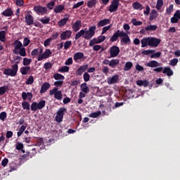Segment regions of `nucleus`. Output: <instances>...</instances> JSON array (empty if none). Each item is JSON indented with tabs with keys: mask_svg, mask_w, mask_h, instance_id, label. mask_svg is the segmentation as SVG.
Masks as SVG:
<instances>
[{
	"mask_svg": "<svg viewBox=\"0 0 180 180\" xmlns=\"http://www.w3.org/2000/svg\"><path fill=\"white\" fill-rule=\"evenodd\" d=\"M96 30V26L93 25L89 27V30H81L78 32L75 37V40H78L80 37H83L86 40H89L95 36V31Z\"/></svg>",
	"mask_w": 180,
	"mask_h": 180,
	"instance_id": "nucleus-1",
	"label": "nucleus"
},
{
	"mask_svg": "<svg viewBox=\"0 0 180 180\" xmlns=\"http://www.w3.org/2000/svg\"><path fill=\"white\" fill-rule=\"evenodd\" d=\"M141 47H158V39L154 37H144L141 40Z\"/></svg>",
	"mask_w": 180,
	"mask_h": 180,
	"instance_id": "nucleus-2",
	"label": "nucleus"
},
{
	"mask_svg": "<svg viewBox=\"0 0 180 180\" xmlns=\"http://www.w3.org/2000/svg\"><path fill=\"white\" fill-rule=\"evenodd\" d=\"M13 44L14 46L13 54H20L21 57H26V49L23 47V44L20 41L17 39Z\"/></svg>",
	"mask_w": 180,
	"mask_h": 180,
	"instance_id": "nucleus-3",
	"label": "nucleus"
},
{
	"mask_svg": "<svg viewBox=\"0 0 180 180\" xmlns=\"http://www.w3.org/2000/svg\"><path fill=\"white\" fill-rule=\"evenodd\" d=\"M18 64H14L12 66V69L6 68L4 70V75H8L10 77H16V74H18Z\"/></svg>",
	"mask_w": 180,
	"mask_h": 180,
	"instance_id": "nucleus-4",
	"label": "nucleus"
},
{
	"mask_svg": "<svg viewBox=\"0 0 180 180\" xmlns=\"http://www.w3.org/2000/svg\"><path fill=\"white\" fill-rule=\"evenodd\" d=\"M49 95H54L55 99L57 101H61L63 99V92L61 91H58V87H54L53 89L49 91Z\"/></svg>",
	"mask_w": 180,
	"mask_h": 180,
	"instance_id": "nucleus-5",
	"label": "nucleus"
},
{
	"mask_svg": "<svg viewBox=\"0 0 180 180\" xmlns=\"http://www.w3.org/2000/svg\"><path fill=\"white\" fill-rule=\"evenodd\" d=\"M65 112H67V108H59L55 117V120L57 122V123H61V122H63V119L64 118V113H65Z\"/></svg>",
	"mask_w": 180,
	"mask_h": 180,
	"instance_id": "nucleus-6",
	"label": "nucleus"
},
{
	"mask_svg": "<svg viewBox=\"0 0 180 180\" xmlns=\"http://www.w3.org/2000/svg\"><path fill=\"white\" fill-rule=\"evenodd\" d=\"M120 53V49H119V46H112L110 49V54L111 58L117 57Z\"/></svg>",
	"mask_w": 180,
	"mask_h": 180,
	"instance_id": "nucleus-7",
	"label": "nucleus"
},
{
	"mask_svg": "<svg viewBox=\"0 0 180 180\" xmlns=\"http://www.w3.org/2000/svg\"><path fill=\"white\" fill-rule=\"evenodd\" d=\"M120 37H122L121 41H122V43H124L125 44H130V37H129L127 33L124 31H121Z\"/></svg>",
	"mask_w": 180,
	"mask_h": 180,
	"instance_id": "nucleus-8",
	"label": "nucleus"
},
{
	"mask_svg": "<svg viewBox=\"0 0 180 180\" xmlns=\"http://www.w3.org/2000/svg\"><path fill=\"white\" fill-rule=\"evenodd\" d=\"M119 8V0H113L109 6V12H116Z\"/></svg>",
	"mask_w": 180,
	"mask_h": 180,
	"instance_id": "nucleus-9",
	"label": "nucleus"
},
{
	"mask_svg": "<svg viewBox=\"0 0 180 180\" xmlns=\"http://www.w3.org/2000/svg\"><path fill=\"white\" fill-rule=\"evenodd\" d=\"M89 67V65L88 64L81 65L76 70V75H77V76L82 75V74H84V72H85L88 70Z\"/></svg>",
	"mask_w": 180,
	"mask_h": 180,
	"instance_id": "nucleus-10",
	"label": "nucleus"
},
{
	"mask_svg": "<svg viewBox=\"0 0 180 180\" xmlns=\"http://www.w3.org/2000/svg\"><path fill=\"white\" fill-rule=\"evenodd\" d=\"M85 59V56L82 52L75 53L73 56V60L75 63H79V61Z\"/></svg>",
	"mask_w": 180,
	"mask_h": 180,
	"instance_id": "nucleus-11",
	"label": "nucleus"
},
{
	"mask_svg": "<svg viewBox=\"0 0 180 180\" xmlns=\"http://www.w3.org/2000/svg\"><path fill=\"white\" fill-rule=\"evenodd\" d=\"M51 56V51L50 49H46L43 54H40L38 56L37 60L41 61V60H44V58H49Z\"/></svg>",
	"mask_w": 180,
	"mask_h": 180,
	"instance_id": "nucleus-12",
	"label": "nucleus"
},
{
	"mask_svg": "<svg viewBox=\"0 0 180 180\" xmlns=\"http://www.w3.org/2000/svg\"><path fill=\"white\" fill-rule=\"evenodd\" d=\"M34 11L37 12V13H40L41 15H44L47 13V8L43 7L41 6H36L34 7Z\"/></svg>",
	"mask_w": 180,
	"mask_h": 180,
	"instance_id": "nucleus-13",
	"label": "nucleus"
},
{
	"mask_svg": "<svg viewBox=\"0 0 180 180\" xmlns=\"http://www.w3.org/2000/svg\"><path fill=\"white\" fill-rule=\"evenodd\" d=\"M64 16V18L60 19L58 22V26H59V27H63V26H65V25H67V22H68V20L70 19V15L65 14Z\"/></svg>",
	"mask_w": 180,
	"mask_h": 180,
	"instance_id": "nucleus-14",
	"label": "nucleus"
},
{
	"mask_svg": "<svg viewBox=\"0 0 180 180\" xmlns=\"http://www.w3.org/2000/svg\"><path fill=\"white\" fill-rule=\"evenodd\" d=\"M71 34H72V32L71 30H66L60 34V40H67V39H70L71 37Z\"/></svg>",
	"mask_w": 180,
	"mask_h": 180,
	"instance_id": "nucleus-15",
	"label": "nucleus"
},
{
	"mask_svg": "<svg viewBox=\"0 0 180 180\" xmlns=\"http://www.w3.org/2000/svg\"><path fill=\"white\" fill-rule=\"evenodd\" d=\"M119 81V75H113L111 77H109L107 79V82L109 85H112V84H116Z\"/></svg>",
	"mask_w": 180,
	"mask_h": 180,
	"instance_id": "nucleus-16",
	"label": "nucleus"
},
{
	"mask_svg": "<svg viewBox=\"0 0 180 180\" xmlns=\"http://www.w3.org/2000/svg\"><path fill=\"white\" fill-rule=\"evenodd\" d=\"M20 71L22 75H27V74H30L32 72V68L30 66H25L22 67Z\"/></svg>",
	"mask_w": 180,
	"mask_h": 180,
	"instance_id": "nucleus-17",
	"label": "nucleus"
},
{
	"mask_svg": "<svg viewBox=\"0 0 180 180\" xmlns=\"http://www.w3.org/2000/svg\"><path fill=\"white\" fill-rule=\"evenodd\" d=\"M25 22L27 25H28V26H30V25H33L34 18L30 13H27L25 15Z\"/></svg>",
	"mask_w": 180,
	"mask_h": 180,
	"instance_id": "nucleus-18",
	"label": "nucleus"
},
{
	"mask_svg": "<svg viewBox=\"0 0 180 180\" xmlns=\"http://www.w3.org/2000/svg\"><path fill=\"white\" fill-rule=\"evenodd\" d=\"M110 23V19H103L100 20L97 23L98 27H103V26H106V25H109Z\"/></svg>",
	"mask_w": 180,
	"mask_h": 180,
	"instance_id": "nucleus-19",
	"label": "nucleus"
},
{
	"mask_svg": "<svg viewBox=\"0 0 180 180\" xmlns=\"http://www.w3.org/2000/svg\"><path fill=\"white\" fill-rule=\"evenodd\" d=\"M28 98V101H32V98H33V94L30 92H22V98L23 99V101H26V99H27Z\"/></svg>",
	"mask_w": 180,
	"mask_h": 180,
	"instance_id": "nucleus-20",
	"label": "nucleus"
},
{
	"mask_svg": "<svg viewBox=\"0 0 180 180\" xmlns=\"http://www.w3.org/2000/svg\"><path fill=\"white\" fill-rule=\"evenodd\" d=\"M81 20H77L72 26L73 32H78L81 29Z\"/></svg>",
	"mask_w": 180,
	"mask_h": 180,
	"instance_id": "nucleus-21",
	"label": "nucleus"
},
{
	"mask_svg": "<svg viewBox=\"0 0 180 180\" xmlns=\"http://www.w3.org/2000/svg\"><path fill=\"white\" fill-rule=\"evenodd\" d=\"M50 88V83L44 82L40 90V94H44V92H47V90Z\"/></svg>",
	"mask_w": 180,
	"mask_h": 180,
	"instance_id": "nucleus-22",
	"label": "nucleus"
},
{
	"mask_svg": "<svg viewBox=\"0 0 180 180\" xmlns=\"http://www.w3.org/2000/svg\"><path fill=\"white\" fill-rule=\"evenodd\" d=\"M120 34H122V31L117 30L110 38V41H116L120 37Z\"/></svg>",
	"mask_w": 180,
	"mask_h": 180,
	"instance_id": "nucleus-23",
	"label": "nucleus"
},
{
	"mask_svg": "<svg viewBox=\"0 0 180 180\" xmlns=\"http://www.w3.org/2000/svg\"><path fill=\"white\" fill-rule=\"evenodd\" d=\"M64 9H65V7L63 5H58L55 6L53 11L55 13H61Z\"/></svg>",
	"mask_w": 180,
	"mask_h": 180,
	"instance_id": "nucleus-24",
	"label": "nucleus"
},
{
	"mask_svg": "<svg viewBox=\"0 0 180 180\" xmlns=\"http://www.w3.org/2000/svg\"><path fill=\"white\" fill-rule=\"evenodd\" d=\"M3 16L11 17L13 16V11L12 8H7L2 13Z\"/></svg>",
	"mask_w": 180,
	"mask_h": 180,
	"instance_id": "nucleus-25",
	"label": "nucleus"
},
{
	"mask_svg": "<svg viewBox=\"0 0 180 180\" xmlns=\"http://www.w3.org/2000/svg\"><path fill=\"white\" fill-rule=\"evenodd\" d=\"M80 88L82 92H84V94H88L89 92V87L88 86V84L86 83L82 84Z\"/></svg>",
	"mask_w": 180,
	"mask_h": 180,
	"instance_id": "nucleus-26",
	"label": "nucleus"
},
{
	"mask_svg": "<svg viewBox=\"0 0 180 180\" xmlns=\"http://www.w3.org/2000/svg\"><path fill=\"white\" fill-rule=\"evenodd\" d=\"M119 59H112L110 60V67H111V68H116V67L119 65Z\"/></svg>",
	"mask_w": 180,
	"mask_h": 180,
	"instance_id": "nucleus-27",
	"label": "nucleus"
},
{
	"mask_svg": "<svg viewBox=\"0 0 180 180\" xmlns=\"http://www.w3.org/2000/svg\"><path fill=\"white\" fill-rule=\"evenodd\" d=\"M132 8L136 11H143V4L139 2H134L132 4Z\"/></svg>",
	"mask_w": 180,
	"mask_h": 180,
	"instance_id": "nucleus-28",
	"label": "nucleus"
},
{
	"mask_svg": "<svg viewBox=\"0 0 180 180\" xmlns=\"http://www.w3.org/2000/svg\"><path fill=\"white\" fill-rule=\"evenodd\" d=\"M148 81L147 80H137L136 85L139 86H148Z\"/></svg>",
	"mask_w": 180,
	"mask_h": 180,
	"instance_id": "nucleus-29",
	"label": "nucleus"
},
{
	"mask_svg": "<svg viewBox=\"0 0 180 180\" xmlns=\"http://www.w3.org/2000/svg\"><path fill=\"white\" fill-rule=\"evenodd\" d=\"M163 73L167 75V76H173L174 72L172 70L171 68H165L163 70Z\"/></svg>",
	"mask_w": 180,
	"mask_h": 180,
	"instance_id": "nucleus-30",
	"label": "nucleus"
},
{
	"mask_svg": "<svg viewBox=\"0 0 180 180\" xmlns=\"http://www.w3.org/2000/svg\"><path fill=\"white\" fill-rule=\"evenodd\" d=\"M158 27L157 25H148L145 27V30L146 32H154V30H157Z\"/></svg>",
	"mask_w": 180,
	"mask_h": 180,
	"instance_id": "nucleus-31",
	"label": "nucleus"
},
{
	"mask_svg": "<svg viewBox=\"0 0 180 180\" xmlns=\"http://www.w3.org/2000/svg\"><path fill=\"white\" fill-rule=\"evenodd\" d=\"M0 41H2L3 43H5V41H6V32H0Z\"/></svg>",
	"mask_w": 180,
	"mask_h": 180,
	"instance_id": "nucleus-32",
	"label": "nucleus"
},
{
	"mask_svg": "<svg viewBox=\"0 0 180 180\" xmlns=\"http://www.w3.org/2000/svg\"><path fill=\"white\" fill-rule=\"evenodd\" d=\"M96 4H98V0H89L87 1V6L89 8H94V6H95V5H96Z\"/></svg>",
	"mask_w": 180,
	"mask_h": 180,
	"instance_id": "nucleus-33",
	"label": "nucleus"
},
{
	"mask_svg": "<svg viewBox=\"0 0 180 180\" xmlns=\"http://www.w3.org/2000/svg\"><path fill=\"white\" fill-rule=\"evenodd\" d=\"M101 44V41H99L98 38H94L89 41L90 47H93V46H95V44Z\"/></svg>",
	"mask_w": 180,
	"mask_h": 180,
	"instance_id": "nucleus-34",
	"label": "nucleus"
},
{
	"mask_svg": "<svg viewBox=\"0 0 180 180\" xmlns=\"http://www.w3.org/2000/svg\"><path fill=\"white\" fill-rule=\"evenodd\" d=\"M131 67H133V63L131 62H127L124 67V71H129L131 70Z\"/></svg>",
	"mask_w": 180,
	"mask_h": 180,
	"instance_id": "nucleus-35",
	"label": "nucleus"
},
{
	"mask_svg": "<svg viewBox=\"0 0 180 180\" xmlns=\"http://www.w3.org/2000/svg\"><path fill=\"white\" fill-rule=\"evenodd\" d=\"M148 67H150L151 68H154L155 67H158V62L155 60H152L147 63Z\"/></svg>",
	"mask_w": 180,
	"mask_h": 180,
	"instance_id": "nucleus-36",
	"label": "nucleus"
},
{
	"mask_svg": "<svg viewBox=\"0 0 180 180\" xmlns=\"http://www.w3.org/2000/svg\"><path fill=\"white\" fill-rule=\"evenodd\" d=\"M40 22L43 23V25H49L50 23V18L49 17H44L39 19Z\"/></svg>",
	"mask_w": 180,
	"mask_h": 180,
	"instance_id": "nucleus-37",
	"label": "nucleus"
},
{
	"mask_svg": "<svg viewBox=\"0 0 180 180\" xmlns=\"http://www.w3.org/2000/svg\"><path fill=\"white\" fill-rule=\"evenodd\" d=\"M172 23H177L178 22V16H177V11H176L174 13V16H172L170 19Z\"/></svg>",
	"mask_w": 180,
	"mask_h": 180,
	"instance_id": "nucleus-38",
	"label": "nucleus"
},
{
	"mask_svg": "<svg viewBox=\"0 0 180 180\" xmlns=\"http://www.w3.org/2000/svg\"><path fill=\"white\" fill-rule=\"evenodd\" d=\"M32 63V59H29L27 58H23V62L22 64L25 67H29L30 64Z\"/></svg>",
	"mask_w": 180,
	"mask_h": 180,
	"instance_id": "nucleus-39",
	"label": "nucleus"
},
{
	"mask_svg": "<svg viewBox=\"0 0 180 180\" xmlns=\"http://www.w3.org/2000/svg\"><path fill=\"white\" fill-rule=\"evenodd\" d=\"M22 106L24 110H30V104L27 101L22 103Z\"/></svg>",
	"mask_w": 180,
	"mask_h": 180,
	"instance_id": "nucleus-40",
	"label": "nucleus"
},
{
	"mask_svg": "<svg viewBox=\"0 0 180 180\" xmlns=\"http://www.w3.org/2000/svg\"><path fill=\"white\" fill-rule=\"evenodd\" d=\"M53 78L54 79H56V80H60V81H63L64 79V76H63V75H60L58 73H55L53 75Z\"/></svg>",
	"mask_w": 180,
	"mask_h": 180,
	"instance_id": "nucleus-41",
	"label": "nucleus"
},
{
	"mask_svg": "<svg viewBox=\"0 0 180 180\" xmlns=\"http://www.w3.org/2000/svg\"><path fill=\"white\" fill-rule=\"evenodd\" d=\"M25 130H26V126L22 125L19 129V131L17 133L18 137H20V136L23 134V131H25Z\"/></svg>",
	"mask_w": 180,
	"mask_h": 180,
	"instance_id": "nucleus-42",
	"label": "nucleus"
},
{
	"mask_svg": "<svg viewBox=\"0 0 180 180\" xmlns=\"http://www.w3.org/2000/svg\"><path fill=\"white\" fill-rule=\"evenodd\" d=\"M83 79L84 82H88V81L91 79V76L89 75V73H88L87 72H85L83 75Z\"/></svg>",
	"mask_w": 180,
	"mask_h": 180,
	"instance_id": "nucleus-43",
	"label": "nucleus"
},
{
	"mask_svg": "<svg viewBox=\"0 0 180 180\" xmlns=\"http://www.w3.org/2000/svg\"><path fill=\"white\" fill-rule=\"evenodd\" d=\"M37 110H39L37 102H33L31 104V110H32L33 112H36Z\"/></svg>",
	"mask_w": 180,
	"mask_h": 180,
	"instance_id": "nucleus-44",
	"label": "nucleus"
},
{
	"mask_svg": "<svg viewBox=\"0 0 180 180\" xmlns=\"http://www.w3.org/2000/svg\"><path fill=\"white\" fill-rule=\"evenodd\" d=\"M101 115H102V112L98 111V112H92V113L89 114V117L95 118V117H98V116H101Z\"/></svg>",
	"mask_w": 180,
	"mask_h": 180,
	"instance_id": "nucleus-45",
	"label": "nucleus"
},
{
	"mask_svg": "<svg viewBox=\"0 0 180 180\" xmlns=\"http://www.w3.org/2000/svg\"><path fill=\"white\" fill-rule=\"evenodd\" d=\"M37 106H38L39 110L43 109V108H44V106H46V101H44V100L41 101L40 102H39L37 103Z\"/></svg>",
	"mask_w": 180,
	"mask_h": 180,
	"instance_id": "nucleus-46",
	"label": "nucleus"
},
{
	"mask_svg": "<svg viewBox=\"0 0 180 180\" xmlns=\"http://www.w3.org/2000/svg\"><path fill=\"white\" fill-rule=\"evenodd\" d=\"M55 6H56V1H50L49 4H47L46 8H48V9L51 11V9H53V8H54Z\"/></svg>",
	"mask_w": 180,
	"mask_h": 180,
	"instance_id": "nucleus-47",
	"label": "nucleus"
},
{
	"mask_svg": "<svg viewBox=\"0 0 180 180\" xmlns=\"http://www.w3.org/2000/svg\"><path fill=\"white\" fill-rule=\"evenodd\" d=\"M101 49V53L102 51H104L105 49L102 48L101 45H94L93 46V50L94 51H99V50Z\"/></svg>",
	"mask_w": 180,
	"mask_h": 180,
	"instance_id": "nucleus-48",
	"label": "nucleus"
},
{
	"mask_svg": "<svg viewBox=\"0 0 180 180\" xmlns=\"http://www.w3.org/2000/svg\"><path fill=\"white\" fill-rule=\"evenodd\" d=\"M53 68V64L50 62L45 63L44 65V68L47 71V70H51Z\"/></svg>",
	"mask_w": 180,
	"mask_h": 180,
	"instance_id": "nucleus-49",
	"label": "nucleus"
},
{
	"mask_svg": "<svg viewBox=\"0 0 180 180\" xmlns=\"http://www.w3.org/2000/svg\"><path fill=\"white\" fill-rule=\"evenodd\" d=\"M131 22L134 26H141V25H143L141 21H137L136 18L132 19Z\"/></svg>",
	"mask_w": 180,
	"mask_h": 180,
	"instance_id": "nucleus-50",
	"label": "nucleus"
},
{
	"mask_svg": "<svg viewBox=\"0 0 180 180\" xmlns=\"http://www.w3.org/2000/svg\"><path fill=\"white\" fill-rule=\"evenodd\" d=\"M157 18V11L155 10H153L150 13V20H154Z\"/></svg>",
	"mask_w": 180,
	"mask_h": 180,
	"instance_id": "nucleus-51",
	"label": "nucleus"
},
{
	"mask_svg": "<svg viewBox=\"0 0 180 180\" xmlns=\"http://www.w3.org/2000/svg\"><path fill=\"white\" fill-rule=\"evenodd\" d=\"M8 86L0 87V96L4 95L6 92V91H8Z\"/></svg>",
	"mask_w": 180,
	"mask_h": 180,
	"instance_id": "nucleus-52",
	"label": "nucleus"
},
{
	"mask_svg": "<svg viewBox=\"0 0 180 180\" xmlns=\"http://www.w3.org/2000/svg\"><path fill=\"white\" fill-rule=\"evenodd\" d=\"M70 71V68L68 66H63L61 68L58 69L59 72H68Z\"/></svg>",
	"mask_w": 180,
	"mask_h": 180,
	"instance_id": "nucleus-53",
	"label": "nucleus"
},
{
	"mask_svg": "<svg viewBox=\"0 0 180 180\" xmlns=\"http://www.w3.org/2000/svg\"><path fill=\"white\" fill-rule=\"evenodd\" d=\"M72 44V42L71 41H67L64 44V49L65 50H68L70 49V46Z\"/></svg>",
	"mask_w": 180,
	"mask_h": 180,
	"instance_id": "nucleus-54",
	"label": "nucleus"
},
{
	"mask_svg": "<svg viewBox=\"0 0 180 180\" xmlns=\"http://www.w3.org/2000/svg\"><path fill=\"white\" fill-rule=\"evenodd\" d=\"M33 82H34V79L33 78V76H30L26 81V84L32 85V84H33Z\"/></svg>",
	"mask_w": 180,
	"mask_h": 180,
	"instance_id": "nucleus-55",
	"label": "nucleus"
},
{
	"mask_svg": "<svg viewBox=\"0 0 180 180\" xmlns=\"http://www.w3.org/2000/svg\"><path fill=\"white\" fill-rule=\"evenodd\" d=\"M28 44H30V39H29L27 37H25L23 41V46L27 47Z\"/></svg>",
	"mask_w": 180,
	"mask_h": 180,
	"instance_id": "nucleus-56",
	"label": "nucleus"
},
{
	"mask_svg": "<svg viewBox=\"0 0 180 180\" xmlns=\"http://www.w3.org/2000/svg\"><path fill=\"white\" fill-rule=\"evenodd\" d=\"M82 5H84V1H79V2L77 3L76 4H75L72 7V9H77V8H79V6H82Z\"/></svg>",
	"mask_w": 180,
	"mask_h": 180,
	"instance_id": "nucleus-57",
	"label": "nucleus"
},
{
	"mask_svg": "<svg viewBox=\"0 0 180 180\" xmlns=\"http://www.w3.org/2000/svg\"><path fill=\"white\" fill-rule=\"evenodd\" d=\"M112 27V25L103 27L101 34H105Z\"/></svg>",
	"mask_w": 180,
	"mask_h": 180,
	"instance_id": "nucleus-58",
	"label": "nucleus"
},
{
	"mask_svg": "<svg viewBox=\"0 0 180 180\" xmlns=\"http://www.w3.org/2000/svg\"><path fill=\"white\" fill-rule=\"evenodd\" d=\"M102 72H103V74L105 75H108L109 74V67L103 66L102 68Z\"/></svg>",
	"mask_w": 180,
	"mask_h": 180,
	"instance_id": "nucleus-59",
	"label": "nucleus"
},
{
	"mask_svg": "<svg viewBox=\"0 0 180 180\" xmlns=\"http://www.w3.org/2000/svg\"><path fill=\"white\" fill-rule=\"evenodd\" d=\"M51 40H53V39L51 38H49L46 40H45L44 42V46L45 47H48V46H50V43H51Z\"/></svg>",
	"mask_w": 180,
	"mask_h": 180,
	"instance_id": "nucleus-60",
	"label": "nucleus"
},
{
	"mask_svg": "<svg viewBox=\"0 0 180 180\" xmlns=\"http://www.w3.org/2000/svg\"><path fill=\"white\" fill-rule=\"evenodd\" d=\"M153 53H154V51L153 50H146L142 51V54H143V56H148L150 54H153Z\"/></svg>",
	"mask_w": 180,
	"mask_h": 180,
	"instance_id": "nucleus-61",
	"label": "nucleus"
},
{
	"mask_svg": "<svg viewBox=\"0 0 180 180\" xmlns=\"http://www.w3.org/2000/svg\"><path fill=\"white\" fill-rule=\"evenodd\" d=\"M15 148L16 150H23V143H17V144L15 145Z\"/></svg>",
	"mask_w": 180,
	"mask_h": 180,
	"instance_id": "nucleus-62",
	"label": "nucleus"
},
{
	"mask_svg": "<svg viewBox=\"0 0 180 180\" xmlns=\"http://www.w3.org/2000/svg\"><path fill=\"white\" fill-rule=\"evenodd\" d=\"M6 119V113L5 112H2L0 113V120L3 122Z\"/></svg>",
	"mask_w": 180,
	"mask_h": 180,
	"instance_id": "nucleus-63",
	"label": "nucleus"
},
{
	"mask_svg": "<svg viewBox=\"0 0 180 180\" xmlns=\"http://www.w3.org/2000/svg\"><path fill=\"white\" fill-rule=\"evenodd\" d=\"M63 81H58L54 82L55 86H59V88H61L63 86Z\"/></svg>",
	"mask_w": 180,
	"mask_h": 180,
	"instance_id": "nucleus-64",
	"label": "nucleus"
}]
</instances>
